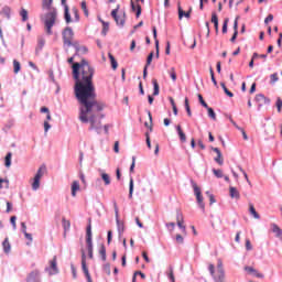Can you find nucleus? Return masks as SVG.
<instances>
[{
  "label": "nucleus",
  "mask_w": 282,
  "mask_h": 282,
  "mask_svg": "<svg viewBox=\"0 0 282 282\" xmlns=\"http://www.w3.org/2000/svg\"><path fill=\"white\" fill-rule=\"evenodd\" d=\"M94 67L89 65V62L83 59L80 63L73 64V78L75 80V98L79 102L78 120L83 124H90L89 130L97 133L102 132V122H100L104 116L102 104L96 100V87H94Z\"/></svg>",
  "instance_id": "nucleus-1"
},
{
  "label": "nucleus",
  "mask_w": 282,
  "mask_h": 282,
  "mask_svg": "<svg viewBox=\"0 0 282 282\" xmlns=\"http://www.w3.org/2000/svg\"><path fill=\"white\" fill-rule=\"evenodd\" d=\"M54 0H43V8L48 10L44 15H41V21L44 24V30L48 36H52V29L56 25L58 19V11L56 8L52 7Z\"/></svg>",
  "instance_id": "nucleus-2"
},
{
  "label": "nucleus",
  "mask_w": 282,
  "mask_h": 282,
  "mask_svg": "<svg viewBox=\"0 0 282 282\" xmlns=\"http://www.w3.org/2000/svg\"><path fill=\"white\" fill-rule=\"evenodd\" d=\"M91 237V219H89L86 228V249L88 251L89 259H94V241Z\"/></svg>",
  "instance_id": "nucleus-3"
},
{
  "label": "nucleus",
  "mask_w": 282,
  "mask_h": 282,
  "mask_svg": "<svg viewBox=\"0 0 282 282\" xmlns=\"http://www.w3.org/2000/svg\"><path fill=\"white\" fill-rule=\"evenodd\" d=\"M192 188L194 189V195L196 196V202L203 213H206V204H204V196H202V188L197 186L195 181L191 180Z\"/></svg>",
  "instance_id": "nucleus-4"
},
{
  "label": "nucleus",
  "mask_w": 282,
  "mask_h": 282,
  "mask_svg": "<svg viewBox=\"0 0 282 282\" xmlns=\"http://www.w3.org/2000/svg\"><path fill=\"white\" fill-rule=\"evenodd\" d=\"M62 39L64 47H72V43L74 42V30H72L69 26H66L62 32Z\"/></svg>",
  "instance_id": "nucleus-5"
},
{
  "label": "nucleus",
  "mask_w": 282,
  "mask_h": 282,
  "mask_svg": "<svg viewBox=\"0 0 282 282\" xmlns=\"http://www.w3.org/2000/svg\"><path fill=\"white\" fill-rule=\"evenodd\" d=\"M120 10V4L117 6L116 9L111 11V17L116 21L119 28H124V23L127 21V13H122L118 15V11Z\"/></svg>",
  "instance_id": "nucleus-6"
},
{
  "label": "nucleus",
  "mask_w": 282,
  "mask_h": 282,
  "mask_svg": "<svg viewBox=\"0 0 282 282\" xmlns=\"http://www.w3.org/2000/svg\"><path fill=\"white\" fill-rule=\"evenodd\" d=\"M113 208H115V217L117 221V230L119 232V237H122V234L124 232V223L120 221L118 203L113 202Z\"/></svg>",
  "instance_id": "nucleus-7"
},
{
  "label": "nucleus",
  "mask_w": 282,
  "mask_h": 282,
  "mask_svg": "<svg viewBox=\"0 0 282 282\" xmlns=\"http://www.w3.org/2000/svg\"><path fill=\"white\" fill-rule=\"evenodd\" d=\"M217 278H214L215 282H224L226 279V272L224 271V263L221 262V260H218V264H217Z\"/></svg>",
  "instance_id": "nucleus-8"
},
{
  "label": "nucleus",
  "mask_w": 282,
  "mask_h": 282,
  "mask_svg": "<svg viewBox=\"0 0 282 282\" xmlns=\"http://www.w3.org/2000/svg\"><path fill=\"white\" fill-rule=\"evenodd\" d=\"M46 272H48V274H58V265L56 263V257H54L51 261H50V267H47L45 269Z\"/></svg>",
  "instance_id": "nucleus-9"
},
{
  "label": "nucleus",
  "mask_w": 282,
  "mask_h": 282,
  "mask_svg": "<svg viewBox=\"0 0 282 282\" xmlns=\"http://www.w3.org/2000/svg\"><path fill=\"white\" fill-rule=\"evenodd\" d=\"M26 282H41V272H39V270H34L29 273Z\"/></svg>",
  "instance_id": "nucleus-10"
},
{
  "label": "nucleus",
  "mask_w": 282,
  "mask_h": 282,
  "mask_svg": "<svg viewBox=\"0 0 282 282\" xmlns=\"http://www.w3.org/2000/svg\"><path fill=\"white\" fill-rule=\"evenodd\" d=\"M153 39L155 41V50H156V58L160 57V40H158V29L155 26L152 28Z\"/></svg>",
  "instance_id": "nucleus-11"
},
{
  "label": "nucleus",
  "mask_w": 282,
  "mask_h": 282,
  "mask_svg": "<svg viewBox=\"0 0 282 282\" xmlns=\"http://www.w3.org/2000/svg\"><path fill=\"white\" fill-rule=\"evenodd\" d=\"M99 173L105 186H109V184H111V176H109L105 170H99Z\"/></svg>",
  "instance_id": "nucleus-12"
},
{
  "label": "nucleus",
  "mask_w": 282,
  "mask_h": 282,
  "mask_svg": "<svg viewBox=\"0 0 282 282\" xmlns=\"http://www.w3.org/2000/svg\"><path fill=\"white\" fill-rule=\"evenodd\" d=\"M191 12H193V9H189L187 12L184 11V9H182L181 6H178V19L180 21H182V19H191Z\"/></svg>",
  "instance_id": "nucleus-13"
},
{
  "label": "nucleus",
  "mask_w": 282,
  "mask_h": 282,
  "mask_svg": "<svg viewBox=\"0 0 282 282\" xmlns=\"http://www.w3.org/2000/svg\"><path fill=\"white\" fill-rule=\"evenodd\" d=\"M271 230H272V232L275 234V237L278 239H281V241H282V229H281V227H279V225L272 223L271 224Z\"/></svg>",
  "instance_id": "nucleus-14"
},
{
  "label": "nucleus",
  "mask_w": 282,
  "mask_h": 282,
  "mask_svg": "<svg viewBox=\"0 0 282 282\" xmlns=\"http://www.w3.org/2000/svg\"><path fill=\"white\" fill-rule=\"evenodd\" d=\"M43 47H45V37H39L37 39V45L35 47V54L39 55L43 51Z\"/></svg>",
  "instance_id": "nucleus-15"
},
{
  "label": "nucleus",
  "mask_w": 282,
  "mask_h": 282,
  "mask_svg": "<svg viewBox=\"0 0 282 282\" xmlns=\"http://www.w3.org/2000/svg\"><path fill=\"white\" fill-rule=\"evenodd\" d=\"M212 151L217 154V156L214 159L215 162L221 166L224 164V159H221V150H219V148H212Z\"/></svg>",
  "instance_id": "nucleus-16"
},
{
  "label": "nucleus",
  "mask_w": 282,
  "mask_h": 282,
  "mask_svg": "<svg viewBox=\"0 0 282 282\" xmlns=\"http://www.w3.org/2000/svg\"><path fill=\"white\" fill-rule=\"evenodd\" d=\"M3 252L6 254H10V250H12V246L10 245V240L6 238L2 242Z\"/></svg>",
  "instance_id": "nucleus-17"
},
{
  "label": "nucleus",
  "mask_w": 282,
  "mask_h": 282,
  "mask_svg": "<svg viewBox=\"0 0 282 282\" xmlns=\"http://www.w3.org/2000/svg\"><path fill=\"white\" fill-rule=\"evenodd\" d=\"M229 195L232 199H239L241 197V195L239 194V191L232 186L229 187Z\"/></svg>",
  "instance_id": "nucleus-18"
},
{
  "label": "nucleus",
  "mask_w": 282,
  "mask_h": 282,
  "mask_svg": "<svg viewBox=\"0 0 282 282\" xmlns=\"http://www.w3.org/2000/svg\"><path fill=\"white\" fill-rule=\"evenodd\" d=\"M131 9L133 12L137 11V19H140V14H142V7L140 4H135L133 1H131Z\"/></svg>",
  "instance_id": "nucleus-19"
},
{
  "label": "nucleus",
  "mask_w": 282,
  "mask_h": 282,
  "mask_svg": "<svg viewBox=\"0 0 282 282\" xmlns=\"http://www.w3.org/2000/svg\"><path fill=\"white\" fill-rule=\"evenodd\" d=\"M46 171H47V167L45 165H41L34 177L37 180H41V177H43V175H45Z\"/></svg>",
  "instance_id": "nucleus-20"
},
{
  "label": "nucleus",
  "mask_w": 282,
  "mask_h": 282,
  "mask_svg": "<svg viewBox=\"0 0 282 282\" xmlns=\"http://www.w3.org/2000/svg\"><path fill=\"white\" fill-rule=\"evenodd\" d=\"M249 213L252 215L253 219H261V215L257 213V209L254 208V205L249 204Z\"/></svg>",
  "instance_id": "nucleus-21"
},
{
  "label": "nucleus",
  "mask_w": 282,
  "mask_h": 282,
  "mask_svg": "<svg viewBox=\"0 0 282 282\" xmlns=\"http://www.w3.org/2000/svg\"><path fill=\"white\" fill-rule=\"evenodd\" d=\"M78 191H80V183H78V181H74L72 184V196L76 197V193H78Z\"/></svg>",
  "instance_id": "nucleus-22"
},
{
  "label": "nucleus",
  "mask_w": 282,
  "mask_h": 282,
  "mask_svg": "<svg viewBox=\"0 0 282 282\" xmlns=\"http://www.w3.org/2000/svg\"><path fill=\"white\" fill-rule=\"evenodd\" d=\"M212 23H214L216 32H219V18L215 12L212 13Z\"/></svg>",
  "instance_id": "nucleus-23"
},
{
  "label": "nucleus",
  "mask_w": 282,
  "mask_h": 282,
  "mask_svg": "<svg viewBox=\"0 0 282 282\" xmlns=\"http://www.w3.org/2000/svg\"><path fill=\"white\" fill-rule=\"evenodd\" d=\"M82 252V270H88L87 268V254L85 253V249L80 250Z\"/></svg>",
  "instance_id": "nucleus-24"
},
{
  "label": "nucleus",
  "mask_w": 282,
  "mask_h": 282,
  "mask_svg": "<svg viewBox=\"0 0 282 282\" xmlns=\"http://www.w3.org/2000/svg\"><path fill=\"white\" fill-rule=\"evenodd\" d=\"M4 166L7 169H10L12 166V152H8L6 158H4Z\"/></svg>",
  "instance_id": "nucleus-25"
},
{
  "label": "nucleus",
  "mask_w": 282,
  "mask_h": 282,
  "mask_svg": "<svg viewBox=\"0 0 282 282\" xmlns=\"http://www.w3.org/2000/svg\"><path fill=\"white\" fill-rule=\"evenodd\" d=\"M11 12H12V10L10 9V7L6 6L0 11V14H1V17H4L6 19H10V13Z\"/></svg>",
  "instance_id": "nucleus-26"
},
{
  "label": "nucleus",
  "mask_w": 282,
  "mask_h": 282,
  "mask_svg": "<svg viewBox=\"0 0 282 282\" xmlns=\"http://www.w3.org/2000/svg\"><path fill=\"white\" fill-rule=\"evenodd\" d=\"M176 131H177L181 142H186V134L182 130V126H176Z\"/></svg>",
  "instance_id": "nucleus-27"
},
{
  "label": "nucleus",
  "mask_w": 282,
  "mask_h": 282,
  "mask_svg": "<svg viewBox=\"0 0 282 282\" xmlns=\"http://www.w3.org/2000/svg\"><path fill=\"white\" fill-rule=\"evenodd\" d=\"M65 11H64V19L66 23H72V15L69 14V7L67 4H64Z\"/></svg>",
  "instance_id": "nucleus-28"
},
{
  "label": "nucleus",
  "mask_w": 282,
  "mask_h": 282,
  "mask_svg": "<svg viewBox=\"0 0 282 282\" xmlns=\"http://www.w3.org/2000/svg\"><path fill=\"white\" fill-rule=\"evenodd\" d=\"M152 85L154 87L153 96H160V84H158V79H152Z\"/></svg>",
  "instance_id": "nucleus-29"
},
{
  "label": "nucleus",
  "mask_w": 282,
  "mask_h": 282,
  "mask_svg": "<svg viewBox=\"0 0 282 282\" xmlns=\"http://www.w3.org/2000/svg\"><path fill=\"white\" fill-rule=\"evenodd\" d=\"M41 188V178H33L32 191H39Z\"/></svg>",
  "instance_id": "nucleus-30"
},
{
  "label": "nucleus",
  "mask_w": 282,
  "mask_h": 282,
  "mask_svg": "<svg viewBox=\"0 0 282 282\" xmlns=\"http://www.w3.org/2000/svg\"><path fill=\"white\" fill-rule=\"evenodd\" d=\"M102 30L101 34L102 36H107V32H109V22L101 21Z\"/></svg>",
  "instance_id": "nucleus-31"
},
{
  "label": "nucleus",
  "mask_w": 282,
  "mask_h": 282,
  "mask_svg": "<svg viewBox=\"0 0 282 282\" xmlns=\"http://www.w3.org/2000/svg\"><path fill=\"white\" fill-rule=\"evenodd\" d=\"M99 254H100L102 261H107V249L104 247V245H101V247L99 249Z\"/></svg>",
  "instance_id": "nucleus-32"
},
{
  "label": "nucleus",
  "mask_w": 282,
  "mask_h": 282,
  "mask_svg": "<svg viewBox=\"0 0 282 282\" xmlns=\"http://www.w3.org/2000/svg\"><path fill=\"white\" fill-rule=\"evenodd\" d=\"M220 87L224 89L226 96H228L229 98H232L235 96V94H232V91L228 90L225 83H220Z\"/></svg>",
  "instance_id": "nucleus-33"
},
{
  "label": "nucleus",
  "mask_w": 282,
  "mask_h": 282,
  "mask_svg": "<svg viewBox=\"0 0 282 282\" xmlns=\"http://www.w3.org/2000/svg\"><path fill=\"white\" fill-rule=\"evenodd\" d=\"M13 72L14 74H18L19 72H21V63H19V61L13 59Z\"/></svg>",
  "instance_id": "nucleus-34"
},
{
  "label": "nucleus",
  "mask_w": 282,
  "mask_h": 282,
  "mask_svg": "<svg viewBox=\"0 0 282 282\" xmlns=\"http://www.w3.org/2000/svg\"><path fill=\"white\" fill-rule=\"evenodd\" d=\"M207 109V112H208V116L212 120H217V113H215V110L210 107L206 108Z\"/></svg>",
  "instance_id": "nucleus-35"
},
{
  "label": "nucleus",
  "mask_w": 282,
  "mask_h": 282,
  "mask_svg": "<svg viewBox=\"0 0 282 282\" xmlns=\"http://www.w3.org/2000/svg\"><path fill=\"white\" fill-rule=\"evenodd\" d=\"M279 80V74L274 73L270 75V85H274V83H278Z\"/></svg>",
  "instance_id": "nucleus-36"
},
{
  "label": "nucleus",
  "mask_w": 282,
  "mask_h": 282,
  "mask_svg": "<svg viewBox=\"0 0 282 282\" xmlns=\"http://www.w3.org/2000/svg\"><path fill=\"white\" fill-rule=\"evenodd\" d=\"M167 278L171 282H175V275L173 274V267H169Z\"/></svg>",
  "instance_id": "nucleus-37"
},
{
  "label": "nucleus",
  "mask_w": 282,
  "mask_h": 282,
  "mask_svg": "<svg viewBox=\"0 0 282 282\" xmlns=\"http://www.w3.org/2000/svg\"><path fill=\"white\" fill-rule=\"evenodd\" d=\"M20 17H22V21L25 22L28 21L29 17H28V10H25L24 8L21 9L20 11Z\"/></svg>",
  "instance_id": "nucleus-38"
},
{
  "label": "nucleus",
  "mask_w": 282,
  "mask_h": 282,
  "mask_svg": "<svg viewBox=\"0 0 282 282\" xmlns=\"http://www.w3.org/2000/svg\"><path fill=\"white\" fill-rule=\"evenodd\" d=\"M1 184H6L4 187L10 188V181L8 178H0V189L3 188Z\"/></svg>",
  "instance_id": "nucleus-39"
},
{
  "label": "nucleus",
  "mask_w": 282,
  "mask_h": 282,
  "mask_svg": "<svg viewBox=\"0 0 282 282\" xmlns=\"http://www.w3.org/2000/svg\"><path fill=\"white\" fill-rule=\"evenodd\" d=\"M185 109H186L187 116L191 118V116H193V112L191 111V105L188 104V98H185Z\"/></svg>",
  "instance_id": "nucleus-40"
},
{
  "label": "nucleus",
  "mask_w": 282,
  "mask_h": 282,
  "mask_svg": "<svg viewBox=\"0 0 282 282\" xmlns=\"http://www.w3.org/2000/svg\"><path fill=\"white\" fill-rule=\"evenodd\" d=\"M62 224H63L64 230H69V228H70V226H72V223H69V220L63 218V219H62Z\"/></svg>",
  "instance_id": "nucleus-41"
},
{
  "label": "nucleus",
  "mask_w": 282,
  "mask_h": 282,
  "mask_svg": "<svg viewBox=\"0 0 282 282\" xmlns=\"http://www.w3.org/2000/svg\"><path fill=\"white\" fill-rule=\"evenodd\" d=\"M82 10L84 11L85 17H89V10H87V2L82 1Z\"/></svg>",
  "instance_id": "nucleus-42"
},
{
  "label": "nucleus",
  "mask_w": 282,
  "mask_h": 282,
  "mask_svg": "<svg viewBox=\"0 0 282 282\" xmlns=\"http://www.w3.org/2000/svg\"><path fill=\"white\" fill-rule=\"evenodd\" d=\"M230 19L226 18L224 20V24H223V34H226L228 32V23H229Z\"/></svg>",
  "instance_id": "nucleus-43"
},
{
  "label": "nucleus",
  "mask_w": 282,
  "mask_h": 282,
  "mask_svg": "<svg viewBox=\"0 0 282 282\" xmlns=\"http://www.w3.org/2000/svg\"><path fill=\"white\" fill-rule=\"evenodd\" d=\"M275 107L278 109V113H281V110H282V99L280 97L276 98Z\"/></svg>",
  "instance_id": "nucleus-44"
},
{
  "label": "nucleus",
  "mask_w": 282,
  "mask_h": 282,
  "mask_svg": "<svg viewBox=\"0 0 282 282\" xmlns=\"http://www.w3.org/2000/svg\"><path fill=\"white\" fill-rule=\"evenodd\" d=\"M180 229H182L183 235H186V226H184V220L176 221Z\"/></svg>",
  "instance_id": "nucleus-45"
},
{
  "label": "nucleus",
  "mask_w": 282,
  "mask_h": 282,
  "mask_svg": "<svg viewBox=\"0 0 282 282\" xmlns=\"http://www.w3.org/2000/svg\"><path fill=\"white\" fill-rule=\"evenodd\" d=\"M198 100L202 107H204L205 109H208V104H206V101L204 100V97L200 94H198Z\"/></svg>",
  "instance_id": "nucleus-46"
},
{
  "label": "nucleus",
  "mask_w": 282,
  "mask_h": 282,
  "mask_svg": "<svg viewBox=\"0 0 282 282\" xmlns=\"http://www.w3.org/2000/svg\"><path fill=\"white\" fill-rule=\"evenodd\" d=\"M133 197V178L130 180L129 184V198L131 199Z\"/></svg>",
  "instance_id": "nucleus-47"
},
{
  "label": "nucleus",
  "mask_w": 282,
  "mask_h": 282,
  "mask_svg": "<svg viewBox=\"0 0 282 282\" xmlns=\"http://www.w3.org/2000/svg\"><path fill=\"white\" fill-rule=\"evenodd\" d=\"M208 270L213 279H217V275H215V264H209Z\"/></svg>",
  "instance_id": "nucleus-48"
},
{
  "label": "nucleus",
  "mask_w": 282,
  "mask_h": 282,
  "mask_svg": "<svg viewBox=\"0 0 282 282\" xmlns=\"http://www.w3.org/2000/svg\"><path fill=\"white\" fill-rule=\"evenodd\" d=\"M213 173L216 177L221 178L224 177V172L221 170H213Z\"/></svg>",
  "instance_id": "nucleus-49"
},
{
  "label": "nucleus",
  "mask_w": 282,
  "mask_h": 282,
  "mask_svg": "<svg viewBox=\"0 0 282 282\" xmlns=\"http://www.w3.org/2000/svg\"><path fill=\"white\" fill-rule=\"evenodd\" d=\"M70 47H74L77 54L78 50L80 48V43H78V41H73Z\"/></svg>",
  "instance_id": "nucleus-50"
},
{
  "label": "nucleus",
  "mask_w": 282,
  "mask_h": 282,
  "mask_svg": "<svg viewBox=\"0 0 282 282\" xmlns=\"http://www.w3.org/2000/svg\"><path fill=\"white\" fill-rule=\"evenodd\" d=\"M70 47H74L77 54L78 50L80 48V43H78V41H73Z\"/></svg>",
  "instance_id": "nucleus-51"
},
{
  "label": "nucleus",
  "mask_w": 282,
  "mask_h": 282,
  "mask_svg": "<svg viewBox=\"0 0 282 282\" xmlns=\"http://www.w3.org/2000/svg\"><path fill=\"white\" fill-rule=\"evenodd\" d=\"M209 74L212 76V82L215 85V87H217V79L215 78V70H213V68H209Z\"/></svg>",
  "instance_id": "nucleus-52"
},
{
  "label": "nucleus",
  "mask_w": 282,
  "mask_h": 282,
  "mask_svg": "<svg viewBox=\"0 0 282 282\" xmlns=\"http://www.w3.org/2000/svg\"><path fill=\"white\" fill-rule=\"evenodd\" d=\"M170 76L174 83L175 80H177V74L175 73V68H171Z\"/></svg>",
  "instance_id": "nucleus-53"
},
{
  "label": "nucleus",
  "mask_w": 282,
  "mask_h": 282,
  "mask_svg": "<svg viewBox=\"0 0 282 282\" xmlns=\"http://www.w3.org/2000/svg\"><path fill=\"white\" fill-rule=\"evenodd\" d=\"M265 96L263 94L256 95V102H263Z\"/></svg>",
  "instance_id": "nucleus-54"
},
{
  "label": "nucleus",
  "mask_w": 282,
  "mask_h": 282,
  "mask_svg": "<svg viewBox=\"0 0 282 282\" xmlns=\"http://www.w3.org/2000/svg\"><path fill=\"white\" fill-rule=\"evenodd\" d=\"M78 54H87L86 46H79L78 52L75 53V56H78Z\"/></svg>",
  "instance_id": "nucleus-55"
},
{
  "label": "nucleus",
  "mask_w": 282,
  "mask_h": 282,
  "mask_svg": "<svg viewBox=\"0 0 282 282\" xmlns=\"http://www.w3.org/2000/svg\"><path fill=\"white\" fill-rule=\"evenodd\" d=\"M152 62H153V52H151L148 55L145 67H149V65H151Z\"/></svg>",
  "instance_id": "nucleus-56"
},
{
  "label": "nucleus",
  "mask_w": 282,
  "mask_h": 282,
  "mask_svg": "<svg viewBox=\"0 0 282 282\" xmlns=\"http://www.w3.org/2000/svg\"><path fill=\"white\" fill-rule=\"evenodd\" d=\"M104 272H106V274H111V265L109 263L104 264Z\"/></svg>",
  "instance_id": "nucleus-57"
},
{
  "label": "nucleus",
  "mask_w": 282,
  "mask_h": 282,
  "mask_svg": "<svg viewBox=\"0 0 282 282\" xmlns=\"http://www.w3.org/2000/svg\"><path fill=\"white\" fill-rule=\"evenodd\" d=\"M10 223L12 225L13 230H17V216H12L10 218Z\"/></svg>",
  "instance_id": "nucleus-58"
},
{
  "label": "nucleus",
  "mask_w": 282,
  "mask_h": 282,
  "mask_svg": "<svg viewBox=\"0 0 282 282\" xmlns=\"http://www.w3.org/2000/svg\"><path fill=\"white\" fill-rule=\"evenodd\" d=\"M52 129V124L48 121H44V133H47Z\"/></svg>",
  "instance_id": "nucleus-59"
},
{
  "label": "nucleus",
  "mask_w": 282,
  "mask_h": 282,
  "mask_svg": "<svg viewBox=\"0 0 282 282\" xmlns=\"http://www.w3.org/2000/svg\"><path fill=\"white\" fill-rule=\"evenodd\" d=\"M246 272H249L250 274H257V270L252 267H245Z\"/></svg>",
  "instance_id": "nucleus-60"
},
{
  "label": "nucleus",
  "mask_w": 282,
  "mask_h": 282,
  "mask_svg": "<svg viewBox=\"0 0 282 282\" xmlns=\"http://www.w3.org/2000/svg\"><path fill=\"white\" fill-rule=\"evenodd\" d=\"M145 142L148 149H151V137L149 135V132L145 133Z\"/></svg>",
  "instance_id": "nucleus-61"
},
{
  "label": "nucleus",
  "mask_w": 282,
  "mask_h": 282,
  "mask_svg": "<svg viewBox=\"0 0 282 282\" xmlns=\"http://www.w3.org/2000/svg\"><path fill=\"white\" fill-rule=\"evenodd\" d=\"M83 272H84V274H85V276H86L88 282H94V281H91V275L89 274V269H86Z\"/></svg>",
  "instance_id": "nucleus-62"
},
{
  "label": "nucleus",
  "mask_w": 282,
  "mask_h": 282,
  "mask_svg": "<svg viewBox=\"0 0 282 282\" xmlns=\"http://www.w3.org/2000/svg\"><path fill=\"white\" fill-rule=\"evenodd\" d=\"M176 221H184V215L181 212H176Z\"/></svg>",
  "instance_id": "nucleus-63"
},
{
  "label": "nucleus",
  "mask_w": 282,
  "mask_h": 282,
  "mask_svg": "<svg viewBox=\"0 0 282 282\" xmlns=\"http://www.w3.org/2000/svg\"><path fill=\"white\" fill-rule=\"evenodd\" d=\"M176 241H177V243H184V237H182V235L177 234Z\"/></svg>",
  "instance_id": "nucleus-64"
}]
</instances>
